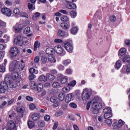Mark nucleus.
I'll return each instance as SVG.
<instances>
[{"instance_id": "nucleus-1", "label": "nucleus", "mask_w": 130, "mask_h": 130, "mask_svg": "<svg viewBox=\"0 0 130 130\" xmlns=\"http://www.w3.org/2000/svg\"><path fill=\"white\" fill-rule=\"evenodd\" d=\"M92 112L97 114L102 108V100L99 96L94 97L91 101Z\"/></svg>"}, {"instance_id": "nucleus-2", "label": "nucleus", "mask_w": 130, "mask_h": 130, "mask_svg": "<svg viewBox=\"0 0 130 130\" xmlns=\"http://www.w3.org/2000/svg\"><path fill=\"white\" fill-rule=\"evenodd\" d=\"M21 62H18L16 60H14L10 64L9 70L10 72H14L15 70H19V71H23L25 68V62L23 60H21Z\"/></svg>"}, {"instance_id": "nucleus-3", "label": "nucleus", "mask_w": 130, "mask_h": 130, "mask_svg": "<svg viewBox=\"0 0 130 130\" xmlns=\"http://www.w3.org/2000/svg\"><path fill=\"white\" fill-rule=\"evenodd\" d=\"M21 119L20 118H15L13 120H10L7 122V127L10 130H16L17 124L20 123Z\"/></svg>"}, {"instance_id": "nucleus-4", "label": "nucleus", "mask_w": 130, "mask_h": 130, "mask_svg": "<svg viewBox=\"0 0 130 130\" xmlns=\"http://www.w3.org/2000/svg\"><path fill=\"white\" fill-rule=\"evenodd\" d=\"M113 129H119V128H128L127 125L125 124V122L122 121V120L120 119L118 122H114L113 124Z\"/></svg>"}, {"instance_id": "nucleus-5", "label": "nucleus", "mask_w": 130, "mask_h": 130, "mask_svg": "<svg viewBox=\"0 0 130 130\" xmlns=\"http://www.w3.org/2000/svg\"><path fill=\"white\" fill-rule=\"evenodd\" d=\"M92 96V91L88 88H85L83 89V91L82 94V99L83 101H87Z\"/></svg>"}, {"instance_id": "nucleus-6", "label": "nucleus", "mask_w": 130, "mask_h": 130, "mask_svg": "<svg viewBox=\"0 0 130 130\" xmlns=\"http://www.w3.org/2000/svg\"><path fill=\"white\" fill-rule=\"evenodd\" d=\"M103 113L104 114V118L105 119L110 118V117H112V111L111 110V108H110V107L104 109L103 110Z\"/></svg>"}, {"instance_id": "nucleus-7", "label": "nucleus", "mask_w": 130, "mask_h": 130, "mask_svg": "<svg viewBox=\"0 0 130 130\" xmlns=\"http://www.w3.org/2000/svg\"><path fill=\"white\" fill-rule=\"evenodd\" d=\"M24 27L25 25H24V24L16 23V25L13 26V30L15 33H20Z\"/></svg>"}, {"instance_id": "nucleus-8", "label": "nucleus", "mask_w": 130, "mask_h": 130, "mask_svg": "<svg viewBox=\"0 0 130 130\" xmlns=\"http://www.w3.org/2000/svg\"><path fill=\"white\" fill-rule=\"evenodd\" d=\"M55 52L58 54H62L61 56H63L66 54V51L63 50V48L60 45H57L54 47Z\"/></svg>"}, {"instance_id": "nucleus-9", "label": "nucleus", "mask_w": 130, "mask_h": 130, "mask_svg": "<svg viewBox=\"0 0 130 130\" xmlns=\"http://www.w3.org/2000/svg\"><path fill=\"white\" fill-rule=\"evenodd\" d=\"M19 52H20V51H19L18 48L13 47L9 50V55H10L11 57H16V56H17V55H18L19 54Z\"/></svg>"}, {"instance_id": "nucleus-10", "label": "nucleus", "mask_w": 130, "mask_h": 130, "mask_svg": "<svg viewBox=\"0 0 130 130\" xmlns=\"http://www.w3.org/2000/svg\"><path fill=\"white\" fill-rule=\"evenodd\" d=\"M9 90V86L7 83L2 82L0 85V94H4Z\"/></svg>"}, {"instance_id": "nucleus-11", "label": "nucleus", "mask_w": 130, "mask_h": 130, "mask_svg": "<svg viewBox=\"0 0 130 130\" xmlns=\"http://www.w3.org/2000/svg\"><path fill=\"white\" fill-rule=\"evenodd\" d=\"M1 13H2L4 16H6V17H11L12 14H13L12 10H11L10 8L7 7L2 8Z\"/></svg>"}, {"instance_id": "nucleus-12", "label": "nucleus", "mask_w": 130, "mask_h": 130, "mask_svg": "<svg viewBox=\"0 0 130 130\" xmlns=\"http://www.w3.org/2000/svg\"><path fill=\"white\" fill-rule=\"evenodd\" d=\"M23 39V37L21 36L17 37L14 40V44L19 45V46H22V45H24V41Z\"/></svg>"}, {"instance_id": "nucleus-13", "label": "nucleus", "mask_w": 130, "mask_h": 130, "mask_svg": "<svg viewBox=\"0 0 130 130\" xmlns=\"http://www.w3.org/2000/svg\"><path fill=\"white\" fill-rule=\"evenodd\" d=\"M64 46L66 50L68 51V52H72L73 51V49H74V47L73 46V44H72L69 42H66L64 44Z\"/></svg>"}, {"instance_id": "nucleus-14", "label": "nucleus", "mask_w": 130, "mask_h": 130, "mask_svg": "<svg viewBox=\"0 0 130 130\" xmlns=\"http://www.w3.org/2000/svg\"><path fill=\"white\" fill-rule=\"evenodd\" d=\"M17 110L20 117H23V116H24V113H25V112L26 111L25 107H19L17 108Z\"/></svg>"}, {"instance_id": "nucleus-15", "label": "nucleus", "mask_w": 130, "mask_h": 130, "mask_svg": "<svg viewBox=\"0 0 130 130\" xmlns=\"http://www.w3.org/2000/svg\"><path fill=\"white\" fill-rule=\"evenodd\" d=\"M60 26L62 29L64 30H68V29H70V27H71V24L70 22H62L61 23Z\"/></svg>"}, {"instance_id": "nucleus-16", "label": "nucleus", "mask_w": 130, "mask_h": 130, "mask_svg": "<svg viewBox=\"0 0 130 130\" xmlns=\"http://www.w3.org/2000/svg\"><path fill=\"white\" fill-rule=\"evenodd\" d=\"M48 61L50 63H54L56 62V59H55V56L53 55H50L48 57Z\"/></svg>"}, {"instance_id": "nucleus-17", "label": "nucleus", "mask_w": 130, "mask_h": 130, "mask_svg": "<svg viewBox=\"0 0 130 130\" xmlns=\"http://www.w3.org/2000/svg\"><path fill=\"white\" fill-rule=\"evenodd\" d=\"M58 80H60V82L62 84H66V83L68 82V78H67V77L62 75H59L58 77Z\"/></svg>"}, {"instance_id": "nucleus-18", "label": "nucleus", "mask_w": 130, "mask_h": 130, "mask_svg": "<svg viewBox=\"0 0 130 130\" xmlns=\"http://www.w3.org/2000/svg\"><path fill=\"white\" fill-rule=\"evenodd\" d=\"M31 118L34 121H37L40 118V115L38 113H35L32 114Z\"/></svg>"}, {"instance_id": "nucleus-19", "label": "nucleus", "mask_w": 130, "mask_h": 130, "mask_svg": "<svg viewBox=\"0 0 130 130\" xmlns=\"http://www.w3.org/2000/svg\"><path fill=\"white\" fill-rule=\"evenodd\" d=\"M21 14L20 10L18 8H15L13 11V15L14 17H18Z\"/></svg>"}, {"instance_id": "nucleus-20", "label": "nucleus", "mask_w": 130, "mask_h": 130, "mask_svg": "<svg viewBox=\"0 0 130 130\" xmlns=\"http://www.w3.org/2000/svg\"><path fill=\"white\" fill-rule=\"evenodd\" d=\"M66 7L67 9H69L70 10H75L76 8H77V6L74 3H70L66 5Z\"/></svg>"}, {"instance_id": "nucleus-21", "label": "nucleus", "mask_w": 130, "mask_h": 130, "mask_svg": "<svg viewBox=\"0 0 130 130\" xmlns=\"http://www.w3.org/2000/svg\"><path fill=\"white\" fill-rule=\"evenodd\" d=\"M72 99H73V94L69 93L67 95L65 102L66 103H69L72 101Z\"/></svg>"}, {"instance_id": "nucleus-22", "label": "nucleus", "mask_w": 130, "mask_h": 130, "mask_svg": "<svg viewBox=\"0 0 130 130\" xmlns=\"http://www.w3.org/2000/svg\"><path fill=\"white\" fill-rule=\"evenodd\" d=\"M126 54V48H122L119 51V56H122Z\"/></svg>"}, {"instance_id": "nucleus-23", "label": "nucleus", "mask_w": 130, "mask_h": 130, "mask_svg": "<svg viewBox=\"0 0 130 130\" xmlns=\"http://www.w3.org/2000/svg\"><path fill=\"white\" fill-rule=\"evenodd\" d=\"M46 53H47V54H48V55H52V54L54 53V51L53 48H47L46 49Z\"/></svg>"}, {"instance_id": "nucleus-24", "label": "nucleus", "mask_w": 130, "mask_h": 130, "mask_svg": "<svg viewBox=\"0 0 130 130\" xmlns=\"http://www.w3.org/2000/svg\"><path fill=\"white\" fill-rule=\"evenodd\" d=\"M8 82L9 84V87L11 89H15L16 87H17V84H16V83L12 82V81H11L10 80H9Z\"/></svg>"}, {"instance_id": "nucleus-25", "label": "nucleus", "mask_w": 130, "mask_h": 130, "mask_svg": "<svg viewBox=\"0 0 130 130\" xmlns=\"http://www.w3.org/2000/svg\"><path fill=\"white\" fill-rule=\"evenodd\" d=\"M66 98V94L63 92H61L58 95V99L59 101H63L64 98Z\"/></svg>"}, {"instance_id": "nucleus-26", "label": "nucleus", "mask_w": 130, "mask_h": 130, "mask_svg": "<svg viewBox=\"0 0 130 130\" xmlns=\"http://www.w3.org/2000/svg\"><path fill=\"white\" fill-rule=\"evenodd\" d=\"M39 81L40 82H47V77L45 75H41L39 77Z\"/></svg>"}, {"instance_id": "nucleus-27", "label": "nucleus", "mask_w": 130, "mask_h": 130, "mask_svg": "<svg viewBox=\"0 0 130 130\" xmlns=\"http://www.w3.org/2000/svg\"><path fill=\"white\" fill-rule=\"evenodd\" d=\"M57 35L59 37H64V36H66V32H64L63 30L59 29L58 31Z\"/></svg>"}, {"instance_id": "nucleus-28", "label": "nucleus", "mask_w": 130, "mask_h": 130, "mask_svg": "<svg viewBox=\"0 0 130 130\" xmlns=\"http://www.w3.org/2000/svg\"><path fill=\"white\" fill-rule=\"evenodd\" d=\"M121 61L120 60H118L116 61L115 64V69H117V70H119L120 69V67H121Z\"/></svg>"}, {"instance_id": "nucleus-29", "label": "nucleus", "mask_w": 130, "mask_h": 130, "mask_svg": "<svg viewBox=\"0 0 130 130\" xmlns=\"http://www.w3.org/2000/svg\"><path fill=\"white\" fill-rule=\"evenodd\" d=\"M127 73H129L130 72V65L128 64L127 66H124L123 68L121 70V72H123V71H125Z\"/></svg>"}, {"instance_id": "nucleus-30", "label": "nucleus", "mask_w": 130, "mask_h": 130, "mask_svg": "<svg viewBox=\"0 0 130 130\" xmlns=\"http://www.w3.org/2000/svg\"><path fill=\"white\" fill-rule=\"evenodd\" d=\"M41 14L39 12H36L33 16H32V20H34V21H37V18H39L40 17V15Z\"/></svg>"}, {"instance_id": "nucleus-31", "label": "nucleus", "mask_w": 130, "mask_h": 130, "mask_svg": "<svg viewBox=\"0 0 130 130\" xmlns=\"http://www.w3.org/2000/svg\"><path fill=\"white\" fill-rule=\"evenodd\" d=\"M61 21L62 22H67V23H69L70 22V18L67 16L63 15L61 17Z\"/></svg>"}, {"instance_id": "nucleus-32", "label": "nucleus", "mask_w": 130, "mask_h": 130, "mask_svg": "<svg viewBox=\"0 0 130 130\" xmlns=\"http://www.w3.org/2000/svg\"><path fill=\"white\" fill-rule=\"evenodd\" d=\"M39 127H44L45 126V122L43 120H40L38 122Z\"/></svg>"}, {"instance_id": "nucleus-33", "label": "nucleus", "mask_w": 130, "mask_h": 130, "mask_svg": "<svg viewBox=\"0 0 130 130\" xmlns=\"http://www.w3.org/2000/svg\"><path fill=\"white\" fill-rule=\"evenodd\" d=\"M29 86L32 90H35L36 89V83L34 81H32L30 82Z\"/></svg>"}, {"instance_id": "nucleus-34", "label": "nucleus", "mask_w": 130, "mask_h": 130, "mask_svg": "<svg viewBox=\"0 0 130 130\" xmlns=\"http://www.w3.org/2000/svg\"><path fill=\"white\" fill-rule=\"evenodd\" d=\"M27 125L29 128H33L35 126V124L32 121H28L27 122Z\"/></svg>"}, {"instance_id": "nucleus-35", "label": "nucleus", "mask_w": 130, "mask_h": 130, "mask_svg": "<svg viewBox=\"0 0 130 130\" xmlns=\"http://www.w3.org/2000/svg\"><path fill=\"white\" fill-rule=\"evenodd\" d=\"M40 47V43H39V41H36L34 44L35 51H36V50H37V48H38V47Z\"/></svg>"}, {"instance_id": "nucleus-36", "label": "nucleus", "mask_w": 130, "mask_h": 130, "mask_svg": "<svg viewBox=\"0 0 130 130\" xmlns=\"http://www.w3.org/2000/svg\"><path fill=\"white\" fill-rule=\"evenodd\" d=\"M46 76H47V79H48L49 81H53V80L55 79V77H54V76L51 74H49L48 73L47 74Z\"/></svg>"}, {"instance_id": "nucleus-37", "label": "nucleus", "mask_w": 130, "mask_h": 130, "mask_svg": "<svg viewBox=\"0 0 130 130\" xmlns=\"http://www.w3.org/2000/svg\"><path fill=\"white\" fill-rule=\"evenodd\" d=\"M31 32V28L30 27L27 26L24 29L23 32L25 34H29Z\"/></svg>"}, {"instance_id": "nucleus-38", "label": "nucleus", "mask_w": 130, "mask_h": 130, "mask_svg": "<svg viewBox=\"0 0 130 130\" xmlns=\"http://www.w3.org/2000/svg\"><path fill=\"white\" fill-rule=\"evenodd\" d=\"M52 86H53V88H58L60 86V84L58 82L55 81L53 83Z\"/></svg>"}, {"instance_id": "nucleus-39", "label": "nucleus", "mask_w": 130, "mask_h": 130, "mask_svg": "<svg viewBox=\"0 0 130 130\" xmlns=\"http://www.w3.org/2000/svg\"><path fill=\"white\" fill-rule=\"evenodd\" d=\"M43 90V85L42 83H40L38 85L37 90L38 92H41Z\"/></svg>"}, {"instance_id": "nucleus-40", "label": "nucleus", "mask_w": 130, "mask_h": 130, "mask_svg": "<svg viewBox=\"0 0 130 130\" xmlns=\"http://www.w3.org/2000/svg\"><path fill=\"white\" fill-rule=\"evenodd\" d=\"M78 27H75L72 28L71 29V33L72 34H74V35H76V34H77V33H78Z\"/></svg>"}, {"instance_id": "nucleus-41", "label": "nucleus", "mask_w": 130, "mask_h": 130, "mask_svg": "<svg viewBox=\"0 0 130 130\" xmlns=\"http://www.w3.org/2000/svg\"><path fill=\"white\" fill-rule=\"evenodd\" d=\"M41 61L43 64L45 63L47 61V58L46 56H42L41 58Z\"/></svg>"}, {"instance_id": "nucleus-42", "label": "nucleus", "mask_w": 130, "mask_h": 130, "mask_svg": "<svg viewBox=\"0 0 130 130\" xmlns=\"http://www.w3.org/2000/svg\"><path fill=\"white\" fill-rule=\"evenodd\" d=\"M109 19H110V21L112 22V23H114V22L116 21V17H115V16L114 15H111Z\"/></svg>"}, {"instance_id": "nucleus-43", "label": "nucleus", "mask_w": 130, "mask_h": 130, "mask_svg": "<svg viewBox=\"0 0 130 130\" xmlns=\"http://www.w3.org/2000/svg\"><path fill=\"white\" fill-rule=\"evenodd\" d=\"M39 61H40V58L39 57V56H36L34 58L35 63H36V64H38L39 63Z\"/></svg>"}, {"instance_id": "nucleus-44", "label": "nucleus", "mask_w": 130, "mask_h": 130, "mask_svg": "<svg viewBox=\"0 0 130 130\" xmlns=\"http://www.w3.org/2000/svg\"><path fill=\"white\" fill-rule=\"evenodd\" d=\"M123 62H130V57H128V56H126L124 58H123Z\"/></svg>"}, {"instance_id": "nucleus-45", "label": "nucleus", "mask_w": 130, "mask_h": 130, "mask_svg": "<svg viewBox=\"0 0 130 130\" xmlns=\"http://www.w3.org/2000/svg\"><path fill=\"white\" fill-rule=\"evenodd\" d=\"M70 90H71V88L69 86H67V87H63L62 88V91L64 93H69V92H70Z\"/></svg>"}, {"instance_id": "nucleus-46", "label": "nucleus", "mask_w": 130, "mask_h": 130, "mask_svg": "<svg viewBox=\"0 0 130 130\" xmlns=\"http://www.w3.org/2000/svg\"><path fill=\"white\" fill-rule=\"evenodd\" d=\"M29 73L31 74H34V73L36 74H38V71H35V69L31 68L29 69Z\"/></svg>"}, {"instance_id": "nucleus-47", "label": "nucleus", "mask_w": 130, "mask_h": 130, "mask_svg": "<svg viewBox=\"0 0 130 130\" xmlns=\"http://www.w3.org/2000/svg\"><path fill=\"white\" fill-rule=\"evenodd\" d=\"M76 84L77 81H76L75 80H73L68 84V86H71V87H74V86H76Z\"/></svg>"}, {"instance_id": "nucleus-48", "label": "nucleus", "mask_w": 130, "mask_h": 130, "mask_svg": "<svg viewBox=\"0 0 130 130\" xmlns=\"http://www.w3.org/2000/svg\"><path fill=\"white\" fill-rule=\"evenodd\" d=\"M20 17H23L24 18H28L29 16L26 12H22L20 14Z\"/></svg>"}, {"instance_id": "nucleus-49", "label": "nucleus", "mask_w": 130, "mask_h": 130, "mask_svg": "<svg viewBox=\"0 0 130 130\" xmlns=\"http://www.w3.org/2000/svg\"><path fill=\"white\" fill-rule=\"evenodd\" d=\"M56 100H57V99L55 96H53L50 98V102H52V103H54V102H56Z\"/></svg>"}, {"instance_id": "nucleus-50", "label": "nucleus", "mask_w": 130, "mask_h": 130, "mask_svg": "<svg viewBox=\"0 0 130 130\" xmlns=\"http://www.w3.org/2000/svg\"><path fill=\"white\" fill-rule=\"evenodd\" d=\"M69 106L72 108H74V109H76V108H77V107H78V106H77V104H76L75 103H71L69 104Z\"/></svg>"}, {"instance_id": "nucleus-51", "label": "nucleus", "mask_w": 130, "mask_h": 130, "mask_svg": "<svg viewBox=\"0 0 130 130\" xmlns=\"http://www.w3.org/2000/svg\"><path fill=\"white\" fill-rule=\"evenodd\" d=\"M29 108L30 110H34V109L36 108V105H35V104H34V103H31L29 105Z\"/></svg>"}, {"instance_id": "nucleus-52", "label": "nucleus", "mask_w": 130, "mask_h": 130, "mask_svg": "<svg viewBox=\"0 0 130 130\" xmlns=\"http://www.w3.org/2000/svg\"><path fill=\"white\" fill-rule=\"evenodd\" d=\"M70 63H71V60L70 59H67L63 61V64H64V66H68L70 64Z\"/></svg>"}, {"instance_id": "nucleus-53", "label": "nucleus", "mask_w": 130, "mask_h": 130, "mask_svg": "<svg viewBox=\"0 0 130 130\" xmlns=\"http://www.w3.org/2000/svg\"><path fill=\"white\" fill-rule=\"evenodd\" d=\"M5 71H6V68L4 64H0V72L1 73H4Z\"/></svg>"}, {"instance_id": "nucleus-54", "label": "nucleus", "mask_w": 130, "mask_h": 130, "mask_svg": "<svg viewBox=\"0 0 130 130\" xmlns=\"http://www.w3.org/2000/svg\"><path fill=\"white\" fill-rule=\"evenodd\" d=\"M106 123L109 125V126H111V124L112 123V121L111 119H107L105 120Z\"/></svg>"}, {"instance_id": "nucleus-55", "label": "nucleus", "mask_w": 130, "mask_h": 130, "mask_svg": "<svg viewBox=\"0 0 130 130\" xmlns=\"http://www.w3.org/2000/svg\"><path fill=\"white\" fill-rule=\"evenodd\" d=\"M3 27H6V23L0 19V29Z\"/></svg>"}, {"instance_id": "nucleus-56", "label": "nucleus", "mask_w": 130, "mask_h": 130, "mask_svg": "<svg viewBox=\"0 0 130 130\" xmlns=\"http://www.w3.org/2000/svg\"><path fill=\"white\" fill-rule=\"evenodd\" d=\"M14 101H15V99H14V98L12 99L11 100L9 101L7 103L8 106H10V105H11V104H13V103H14Z\"/></svg>"}, {"instance_id": "nucleus-57", "label": "nucleus", "mask_w": 130, "mask_h": 130, "mask_svg": "<svg viewBox=\"0 0 130 130\" xmlns=\"http://www.w3.org/2000/svg\"><path fill=\"white\" fill-rule=\"evenodd\" d=\"M27 6L29 10H35V8L33 7V5H32L31 3H28Z\"/></svg>"}, {"instance_id": "nucleus-58", "label": "nucleus", "mask_w": 130, "mask_h": 130, "mask_svg": "<svg viewBox=\"0 0 130 130\" xmlns=\"http://www.w3.org/2000/svg\"><path fill=\"white\" fill-rule=\"evenodd\" d=\"M70 15L71 17H73V18H75L77 16V13L76 12L73 11L70 12Z\"/></svg>"}, {"instance_id": "nucleus-59", "label": "nucleus", "mask_w": 130, "mask_h": 130, "mask_svg": "<svg viewBox=\"0 0 130 130\" xmlns=\"http://www.w3.org/2000/svg\"><path fill=\"white\" fill-rule=\"evenodd\" d=\"M44 120L45 121H49L50 120V116L49 115H47L44 116Z\"/></svg>"}, {"instance_id": "nucleus-60", "label": "nucleus", "mask_w": 130, "mask_h": 130, "mask_svg": "<svg viewBox=\"0 0 130 130\" xmlns=\"http://www.w3.org/2000/svg\"><path fill=\"white\" fill-rule=\"evenodd\" d=\"M7 48L6 44H1L0 45V50H4V49H6Z\"/></svg>"}, {"instance_id": "nucleus-61", "label": "nucleus", "mask_w": 130, "mask_h": 130, "mask_svg": "<svg viewBox=\"0 0 130 130\" xmlns=\"http://www.w3.org/2000/svg\"><path fill=\"white\" fill-rule=\"evenodd\" d=\"M25 99L26 100H27V101H29V102H32V101H33V100H34L33 98H32L30 96H26V98H25Z\"/></svg>"}, {"instance_id": "nucleus-62", "label": "nucleus", "mask_w": 130, "mask_h": 130, "mask_svg": "<svg viewBox=\"0 0 130 130\" xmlns=\"http://www.w3.org/2000/svg\"><path fill=\"white\" fill-rule=\"evenodd\" d=\"M58 126V122L57 121L55 122L53 126V129H56Z\"/></svg>"}, {"instance_id": "nucleus-63", "label": "nucleus", "mask_w": 130, "mask_h": 130, "mask_svg": "<svg viewBox=\"0 0 130 130\" xmlns=\"http://www.w3.org/2000/svg\"><path fill=\"white\" fill-rule=\"evenodd\" d=\"M8 104V103L7 102V101H4L2 104L0 106V108L2 109L3 108H4V107H5V106H6V105Z\"/></svg>"}, {"instance_id": "nucleus-64", "label": "nucleus", "mask_w": 130, "mask_h": 130, "mask_svg": "<svg viewBox=\"0 0 130 130\" xmlns=\"http://www.w3.org/2000/svg\"><path fill=\"white\" fill-rule=\"evenodd\" d=\"M66 73L68 75H71V74L73 73V71L71 69H68L67 70H66Z\"/></svg>"}]
</instances>
